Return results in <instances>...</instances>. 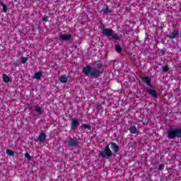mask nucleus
Here are the masks:
<instances>
[{
    "label": "nucleus",
    "mask_w": 181,
    "mask_h": 181,
    "mask_svg": "<svg viewBox=\"0 0 181 181\" xmlns=\"http://www.w3.org/2000/svg\"><path fill=\"white\" fill-rule=\"evenodd\" d=\"M168 139L181 138V128H170L168 132Z\"/></svg>",
    "instance_id": "f03ea898"
},
{
    "label": "nucleus",
    "mask_w": 181,
    "mask_h": 181,
    "mask_svg": "<svg viewBox=\"0 0 181 181\" xmlns=\"http://www.w3.org/2000/svg\"><path fill=\"white\" fill-rule=\"evenodd\" d=\"M71 39V35L61 34L59 35V40H70Z\"/></svg>",
    "instance_id": "9b49d317"
},
{
    "label": "nucleus",
    "mask_w": 181,
    "mask_h": 181,
    "mask_svg": "<svg viewBox=\"0 0 181 181\" xmlns=\"http://www.w3.org/2000/svg\"><path fill=\"white\" fill-rule=\"evenodd\" d=\"M14 66H18V64H16V63H14Z\"/></svg>",
    "instance_id": "2f4dec72"
},
{
    "label": "nucleus",
    "mask_w": 181,
    "mask_h": 181,
    "mask_svg": "<svg viewBox=\"0 0 181 181\" xmlns=\"http://www.w3.org/2000/svg\"><path fill=\"white\" fill-rule=\"evenodd\" d=\"M111 149L117 153V152H119V146L117 145L116 143L112 142L110 143Z\"/></svg>",
    "instance_id": "9d476101"
},
{
    "label": "nucleus",
    "mask_w": 181,
    "mask_h": 181,
    "mask_svg": "<svg viewBox=\"0 0 181 181\" xmlns=\"http://www.w3.org/2000/svg\"><path fill=\"white\" fill-rule=\"evenodd\" d=\"M129 131L132 134H138V132H139L138 129L136 128V126H134V125H132L129 128Z\"/></svg>",
    "instance_id": "4468645a"
},
{
    "label": "nucleus",
    "mask_w": 181,
    "mask_h": 181,
    "mask_svg": "<svg viewBox=\"0 0 181 181\" xmlns=\"http://www.w3.org/2000/svg\"><path fill=\"white\" fill-rule=\"evenodd\" d=\"M103 35H105V36H107V37H110V36H111L113 40H120L119 35H118V33L114 34V30L112 29L106 28L103 31Z\"/></svg>",
    "instance_id": "7ed1b4c3"
},
{
    "label": "nucleus",
    "mask_w": 181,
    "mask_h": 181,
    "mask_svg": "<svg viewBox=\"0 0 181 181\" xmlns=\"http://www.w3.org/2000/svg\"><path fill=\"white\" fill-rule=\"evenodd\" d=\"M146 91L154 98H158V92L155 90H152L150 88H146Z\"/></svg>",
    "instance_id": "6e6552de"
},
{
    "label": "nucleus",
    "mask_w": 181,
    "mask_h": 181,
    "mask_svg": "<svg viewBox=\"0 0 181 181\" xmlns=\"http://www.w3.org/2000/svg\"><path fill=\"white\" fill-rule=\"evenodd\" d=\"M164 168H165V165L160 164L158 165V170H163Z\"/></svg>",
    "instance_id": "a878e982"
},
{
    "label": "nucleus",
    "mask_w": 181,
    "mask_h": 181,
    "mask_svg": "<svg viewBox=\"0 0 181 181\" xmlns=\"http://www.w3.org/2000/svg\"><path fill=\"white\" fill-rule=\"evenodd\" d=\"M165 52L166 51L165 49H161L160 50V53H161L162 56H163V54H165Z\"/></svg>",
    "instance_id": "c756f323"
},
{
    "label": "nucleus",
    "mask_w": 181,
    "mask_h": 181,
    "mask_svg": "<svg viewBox=\"0 0 181 181\" xmlns=\"http://www.w3.org/2000/svg\"><path fill=\"white\" fill-rule=\"evenodd\" d=\"M67 144L69 146H71V148H76L80 145V139H74L73 138H70L69 139Z\"/></svg>",
    "instance_id": "39448f33"
},
{
    "label": "nucleus",
    "mask_w": 181,
    "mask_h": 181,
    "mask_svg": "<svg viewBox=\"0 0 181 181\" xmlns=\"http://www.w3.org/2000/svg\"><path fill=\"white\" fill-rule=\"evenodd\" d=\"M21 62H22L23 64H25V63H26V62H28V59L26 57H21Z\"/></svg>",
    "instance_id": "bb28decb"
},
{
    "label": "nucleus",
    "mask_w": 181,
    "mask_h": 181,
    "mask_svg": "<svg viewBox=\"0 0 181 181\" xmlns=\"http://www.w3.org/2000/svg\"><path fill=\"white\" fill-rule=\"evenodd\" d=\"M35 112H37L38 114H42V107L40 106H36Z\"/></svg>",
    "instance_id": "5701e85b"
},
{
    "label": "nucleus",
    "mask_w": 181,
    "mask_h": 181,
    "mask_svg": "<svg viewBox=\"0 0 181 181\" xmlns=\"http://www.w3.org/2000/svg\"><path fill=\"white\" fill-rule=\"evenodd\" d=\"M102 12H103V13L105 14H107V13H111L112 11H111L108 7H106L105 8L102 9Z\"/></svg>",
    "instance_id": "4be33fe9"
},
{
    "label": "nucleus",
    "mask_w": 181,
    "mask_h": 181,
    "mask_svg": "<svg viewBox=\"0 0 181 181\" xmlns=\"http://www.w3.org/2000/svg\"><path fill=\"white\" fill-rule=\"evenodd\" d=\"M166 37H168V39H170L171 40L173 39H176V37H179V30H173V32L170 33L169 35H166Z\"/></svg>",
    "instance_id": "423d86ee"
},
{
    "label": "nucleus",
    "mask_w": 181,
    "mask_h": 181,
    "mask_svg": "<svg viewBox=\"0 0 181 181\" xmlns=\"http://www.w3.org/2000/svg\"><path fill=\"white\" fill-rule=\"evenodd\" d=\"M115 48L117 53H119V54H121V53H122V47H121V45H119L118 44H115Z\"/></svg>",
    "instance_id": "dca6fc26"
},
{
    "label": "nucleus",
    "mask_w": 181,
    "mask_h": 181,
    "mask_svg": "<svg viewBox=\"0 0 181 181\" xmlns=\"http://www.w3.org/2000/svg\"><path fill=\"white\" fill-rule=\"evenodd\" d=\"M6 153V155H8V156H15V153L11 149H7Z\"/></svg>",
    "instance_id": "412c9836"
},
{
    "label": "nucleus",
    "mask_w": 181,
    "mask_h": 181,
    "mask_svg": "<svg viewBox=\"0 0 181 181\" xmlns=\"http://www.w3.org/2000/svg\"><path fill=\"white\" fill-rule=\"evenodd\" d=\"M78 119H77L76 118H72L71 119V129L73 131H76V129H77V128H78Z\"/></svg>",
    "instance_id": "0eeeda50"
},
{
    "label": "nucleus",
    "mask_w": 181,
    "mask_h": 181,
    "mask_svg": "<svg viewBox=\"0 0 181 181\" xmlns=\"http://www.w3.org/2000/svg\"><path fill=\"white\" fill-rule=\"evenodd\" d=\"M99 29H100V30H105V25H104V23H103V21H99V25H98Z\"/></svg>",
    "instance_id": "6ab92c4d"
},
{
    "label": "nucleus",
    "mask_w": 181,
    "mask_h": 181,
    "mask_svg": "<svg viewBox=\"0 0 181 181\" xmlns=\"http://www.w3.org/2000/svg\"><path fill=\"white\" fill-rule=\"evenodd\" d=\"M47 21V17L42 18V22H46Z\"/></svg>",
    "instance_id": "7c9ffc66"
},
{
    "label": "nucleus",
    "mask_w": 181,
    "mask_h": 181,
    "mask_svg": "<svg viewBox=\"0 0 181 181\" xmlns=\"http://www.w3.org/2000/svg\"><path fill=\"white\" fill-rule=\"evenodd\" d=\"M42 77H43V73H42V71L35 73L33 76V78L38 81L41 80Z\"/></svg>",
    "instance_id": "f8f14e48"
},
{
    "label": "nucleus",
    "mask_w": 181,
    "mask_h": 181,
    "mask_svg": "<svg viewBox=\"0 0 181 181\" xmlns=\"http://www.w3.org/2000/svg\"><path fill=\"white\" fill-rule=\"evenodd\" d=\"M82 73L85 76H90L92 78H98V77L103 76V71L97 68H93V66L89 64L83 68Z\"/></svg>",
    "instance_id": "f257e3e1"
},
{
    "label": "nucleus",
    "mask_w": 181,
    "mask_h": 181,
    "mask_svg": "<svg viewBox=\"0 0 181 181\" xmlns=\"http://www.w3.org/2000/svg\"><path fill=\"white\" fill-rule=\"evenodd\" d=\"M0 6H2L4 13H6V12H8V7H6V5L2 3V1H0Z\"/></svg>",
    "instance_id": "a211bd4d"
},
{
    "label": "nucleus",
    "mask_w": 181,
    "mask_h": 181,
    "mask_svg": "<svg viewBox=\"0 0 181 181\" xmlns=\"http://www.w3.org/2000/svg\"><path fill=\"white\" fill-rule=\"evenodd\" d=\"M59 81L63 84H66L68 81L67 76L66 75H62L59 77Z\"/></svg>",
    "instance_id": "2eb2a0df"
},
{
    "label": "nucleus",
    "mask_w": 181,
    "mask_h": 181,
    "mask_svg": "<svg viewBox=\"0 0 181 181\" xmlns=\"http://www.w3.org/2000/svg\"><path fill=\"white\" fill-rule=\"evenodd\" d=\"M96 66H97L98 69H101V67H104V65L101 63H97Z\"/></svg>",
    "instance_id": "cd10ccee"
},
{
    "label": "nucleus",
    "mask_w": 181,
    "mask_h": 181,
    "mask_svg": "<svg viewBox=\"0 0 181 181\" xmlns=\"http://www.w3.org/2000/svg\"><path fill=\"white\" fill-rule=\"evenodd\" d=\"M163 71H164V73H166V72L169 71V66L165 65V66H163Z\"/></svg>",
    "instance_id": "393cba45"
},
{
    "label": "nucleus",
    "mask_w": 181,
    "mask_h": 181,
    "mask_svg": "<svg viewBox=\"0 0 181 181\" xmlns=\"http://www.w3.org/2000/svg\"><path fill=\"white\" fill-rule=\"evenodd\" d=\"M11 77H9L8 75L6 74H4L3 75V81L4 83H9V81H11Z\"/></svg>",
    "instance_id": "f3484780"
},
{
    "label": "nucleus",
    "mask_w": 181,
    "mask_h": 181,
    "mask_svg": "<svg viewBox=\"0 0 181 181\" xmlns=\"http://www.w3.org/2000/svg\"><path fill=\"white\" fill-rule=\"evenodd\" d=\"M24 158L28 159V160H32V157L30 156V154H29V153H25L24 154Z\"/></svg>",
    "instance_id": "b1692460"
},
{
    "label": "nucleus",
    "mask_w": 181,
    "mask_h": 181,
    "mask_svg": "<svg viewBox=\"0 0 181 181\" xmlns=\"http://www.w3.org/2000/svg\"><path fill=\"white\" fill-rule=\"evenodd\" d=\"M81 129H88L89 131H90L91 129V126L88 125V124H83L81 126Z\"/></svg>",
    "instance_id": "aec40b11"
},
{
    "label": "nucleus",
    "mask_w": 181,
    "mask_h": 181,
    "mask_svg": "<svg viewBox=\"0 0 181 181\" xmlns=\"http://www.w3.org/2000/svg\"><path fill=\"white\" fill-rule=\"evenodd\" d=\"M46 138H47L46 134L41 132L38 136V141L40 142H45V141H46Z\"/></svg>",
    "instance_id": "ddd939ff"
},
{
    "label": "nucleus",
    "mask_w": 181,
    "mask_h": 181,
    "mask_svg": "<svg viewBox=\"0 0 181 181\" xmlns=\"http://www.w3.org/2000/svg\"><path fill=\"white\" fill-rule=\"evenodd\" d=\"M141 81L142 83H144L145 84H147L149 87H152L151 80L148 76H143L141 77Z\"/></svg>",
    "instance_id": "1a4fd4ad"
},
{
    "label": "nucleus",
    "mask_w": 181,
    "mask_h": 181,
    "mask_svg": "<svg viewBox=\"0 0 181 181\" xmlns=\"http://www.w3.org/2000/svg\"><path fill=\"white\" fill-rule=\"evenodd\" d=\"M99 156L100 158H111V156H114V153H112V151L110 148V146H106L105 148H104V151H100L99 152Z\"/></svg>",
    "instance_id": "20e7f679"
},
{
    "label": "nucleus",
    "mask_w": 181,
    "mask_h": 181,
    "mask_svg": "<svg viewBox=\"0 0 181 181\" xmlns=\"http://www.w3.org/2000/svg\"><path fill=\"white\" fill-rule=\"evenodd\" d=\"M96 107H97V109L99 110H103V105H98Z\"/></svg>",
    "instance_id": "c85d7f7f"
}]
</instances>
